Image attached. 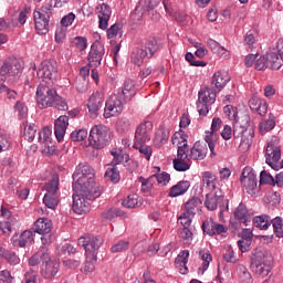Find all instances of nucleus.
<instances>
[{
	"label": "nucleus",
	"instance_id": "052dcab7",
	"mask_svg": "<svg viewBox=\"0 0 283 283\" xmlns=\"http://www.w3.org/2000/svg\"><path fill=\"white\" fill-rule=\"evenodd\" d=\"M224 114L228 116L229 120H234V123L238 119V108L233 107L232 105H226L223 107Z\"/></svg>",
	"mask_w": 283,
	"mask_h": 283
},
{
	"label": "nucleus",
	"instance_id": "4c0bfd02",
	"mask_svg": "<svg viewBox=\"0 0 283 283\" xmlns=\"http://www.w3.org/2000/svg\"><path fill=\"white\" fill-rule=\"evenodd\" d=\"M0 255L9 262L11 265H17L19 262H21V259H19V255H17L15 252L10 250H0Z\"/></svg>",
	"mask_w": 283,
	"mask_h": 283
},
{
	"label": "nucleus",
	"instance_id": "393cba45",
	"mask_svg": "<svg viewBox=\"0 0 283 283\" xmlns=\"http://www.w3.org/2000/svg\"><path fill=\"white\" fill-rule=\"evenodd\" d=\"M249 107L252 112H256L259 116H266V113L269 112V104H266V101L258 95H253L250 98Z\"/></svg>",
	"mask_w": 283,
	"mask_h": 283
},
{
	"label": "nucleus",
	"instance_id": "c9c22d12",
	"mask_svg": "<svg viewBox=\"0 0 283 283\" xmlns=\"http://www.w3.org/2000/svg\"><path fill=\"white\" fill-rule=\"evenodd\" d=\"M237 273L241 283H253V277L247 266L238 265Z\"/></svg>",
	"mask_w": 283,
	"mask_h": 283
},
{
	"label": "nucleus",
	"instance_id": "bb28decb",
	"mask_svg": "<svg viewBox=\"0 0 283 283\" xmlns=\"http://www.w3.org/2000/svg\"><path fill=\"white\" fill-rule=\"evenodd\" d=\"M61 269V263L56 260H49L45 263V266L41 270V275L44 280H54L56 273Z\"/></svg>",
	"mask_w": 283,
	"mask_h": 283
},
{
	"label": "nucleus",
	"instance_id": "a18cd8bd",
	"mask_svg": "<svg viewBox=\"0 0 283 283\" xmlns=\"http://www.w3.org/2000/svg\"><path fill=\"white\" fill-rule=\"evenodd\" d=\"M74 253H76V248L70 243H65L57 248V254L61 258H67V255H74Z\"/></svg>",
	"mask_w": 283,
	"mask_h": 283
},
{
	"label": "nucleus",
	"instance_id": "72a5a7b5",
	"mask_svg": "<svg viewBox=\"0 0 283 283\" xmlns=\"http://www.w3.org/2000/svg\"><path fill=\"white\" fill-rule=\"evenodd\" d=\"M253 224L256 229H261L262 231H266L271 226V217L269 214H261L253 218Z\"/></svg>",
	"mask_w": 283,
	"mask_h": 283
},
{
	"label": "nucleus",
	"instance_id": "c85d7f7f",
	"mask_svg": "<svg viewBox=\"0 0 283 283\" xmlns=\"http://www.w3.org/2000/svg\"><path fill=\"white\" fill-rule=\"evenodd\" d=\"M234 218L239 220V222L245 224V227H249V224H251V214H249V210L247 209V206L244 203H240L234 211Z\"/></svg>",
	"mask_w": 283,
	"mask_h": 283
},
{
	"label": "nucleus",
	"instance_id": "aec40b11",
	"mask_svg": "<svg viewBox=\"0 0 283 283\" xmlns=\"http://www.w3.org/2000/svg\"><path fill=\"white\" fill-rule=\"evenodd\" d=\"M231 81V75L227 71H217L212 75L211 87H213L217 92H222L224 87H227V83Z\"/></svg>",
	"mask_w": 283,
	"mask_h": 283
},
{
	"label": "nucleus",
	"instance_id": "864d4df0",
	"mask_svg": "<svg viewBox=\"0 0 283 283\" xmlns=\"http://www.w3.org/2000/svg\"><path fill=\"white\" fill-rule=\"evenodd\" d=\"M123 36V24L115 23L109 29H107V38L114 39L115 36Z\"/></svg>",
	"mask_w": 283,
	"mask_h": 283
},
{
	"label": "nucleus",
	"instance_id": "bf43d9fd",
	"mask_svg": "<svg viewBox=\"0 0 283 283\" xmlns=\"http://www.w3.org/2000/svg\"><path fill=\"white\" fill-rule=\"evenodd\" d=\"M205 142L211 151V156H216V133L211 132L209 135H206Z\"/></svg>",
	"mask_w": 283,
	"mask_h": 283
},
{
	"label": "nucleus",
	"instance_id": "20e7f679",
	"mask_svg": "<svg viewBox=\"0 0 283 283\" xmlns=\"http://www.w3.org/2000/svg\"><path fill=\"white\" fill-rule=\"evenodd\" d=\"M57 94L56 88L52 87V84L40 83L35 92L39 109H48V107H52Z\"/></svg>",
	"mask_w": 283,
	"mask_h": 283
},
{
	"label": "nucleus",
	"instance_id": "2eb2a0df",
	"mask_svg": "<svg viewBox=\"0 0 283 283\" xmlns=\"http://www.w3.org/2000/svg\"><path fill=\"white\" fill-rule=\"evenodd\" d=\"M280 158H282V149L280 146H275L273 143H269L265 149L266 165L272 167V169H276L277 171V169H280V165H277V163H280Z\"/></svg>",
	"mask_w": 283,
	"mask_h": 283
},
{
	"label": "nucleus",
	"instance_id": "7ed1b4c3",
	"mask_svg": "<svg viewBox=\"0 0 283 283\" xmlns=\"http://www.w3.org/2000/svg\"><path fill=\"white\" fill-rule=\"evenodd\" d=\"M250 268L258 277H266L271 273V261L262 250H255L251 256Z\"/></svg>",
	"mask_w": 283,
	"mask_h": 283
},
{
	"label": "nucleus",
	"instance_id": "9b49d317",
	"mask_svg": "<svg viewBox=\"0 0 283 283\" xmlns=\"http://www.w3.org/2000/svg\"><path fill=\"white\" fill-rule=\"evenodd\" d=\"M172 165L176 171H189V169H191L188 144L178 146L177 158L172 160Z\"/></svg>",
	"mask_w": 283,
	"mask_h": 283
},
{
	"label": "nucleus",
	"instance_id": "8fccbe9b",
	"mask_svg": "<svg viewBox=\"0 0 283 283\" xmlns=\"http://www.w3.org/2000/svg\"><path fill=\"white\" fill-rule=\"evenodd\" d=\"M122 205L126 207V209H136V207H140V201H138V195H129Z\"/></svg>",
	"mask_w": 283,
	"mask_h": 283
},
{
	"label": "nucleus",
	"instance_id": "a878e982",
	"mask_svg": "<svg viewBox=\"0 0 283 283\" xmlns=\"http://www.w3.org/2000/svg\"><path fill=\"white\" fill-rule=\"evenodd\" d=\"M268 64L270 70H280L283 65V41L280 44L277 53H266Z\"/></svg>",
	"mask_w": 283,
	"mask_h": 283
},
{
	"label": "nucleus",
	"instance_id": "a211bd4d",
	"mask_svg": "<svg viewBox=\"0 0 283 283\" xmlns=\"http://www.w3.org/2000/svg\"><path fill=\"white\" fill-rule=\"evenodd\" d=\"M103 103H105V95L103 93L96 92L91 95L87 103V109L91 118H96L98 116V109L103 107Z\"/></svg>",
	"mask_w": 283,
	"mask_h": 283
},
{
	"label": "nucleus",
	"instance_id": "09e8293b",
	"mask_svg": "<svg viewBox=\"0 0 283 283\" xmlns=\"http://www.w3.org/2000/svg\"><path fill=\"white\" fill-rule=\"evenodd\" d=\"M51 107H54L55 109H59L60 112H67L69 106L65 98H63L61 95H55V98L53 99V104Z\"/></svg>",
	"mask_w": 283,
	"mask_h": 283
},
{
	"label": "nucleus",
	"instance_id": "473e14b6",
	"mask_svg": "<svg viewBox=\"0 0 283 283\" xmlns=\"http://www.w3.org/2000/svg\"><path fill=\"white\" fill-rule=\"evenodd\" d=\"M22 125L24 127V138H25V140H28L29 143H32V140H34V138L36 136V132L39 130V126H36V124L28 123V122H23Z\"/></svg>",
	"mask_w": 283,
	"mask_h": 283
},
{
	"label": "nucleus",
	"instance_id": "6e6552de",
	"mask_svg": "<svg viewBox=\"0 0 283 283\" xmlns=\"http://www.w3.org/2000/svg\"><path fill=\"white\" fill-rule=\"evenodd\" d=\"M36 74L38 77L42 80V83H45V85H53L59 77V64L55 60H46L41 63Z\"/></svg>",
	"mask_w": 283,
	"mask_h": 283
},
{
	"label": "nucleus",
	"instance_id": "f3484780",
	"mask_svg": "<svg viewBox=\"0 0 283 283\" xmlns=\"http://www.w3.org/2000/svg\"><path fill=\"white\" fill-rule=\"evenodd\" d=\"M22 72L23 63L18 59L9 60L0 67V74H2V76H6V74H9V76H21Z\"/></svg>",
	"mask_w": 283,
	"mask_h": 283
},
{
	"label": "nucleus",
	"instance_id": "f704fd0d",
	"mask_svg": "<svg viewBox=\"0 0 283 283\" xmlns=\"http://www.w3.org/2000/svg\"><path fill=\"white\" fill-rule=\"evenodd\" d=\"M45 196H59V175L52 177V179L45 185Z\"/></svg>",
	"mask_w": 283,
	"mask_h": 283
},
{
	"label": "nucleus",
	"instance_id": "774afa93",
	"mask_svg": "<svg viewBox=\"0 0 283 283\" xmlns=\"http://www.w3.org/2000/svg\"><path fill=\"white\" fill-rule=\"evenodd\" d=\"M14 279L10 271L8 270H2L0 271V283H13Z\"/></svg>",
	"mask_w": 283,
	"mask_h": 283
},
{
	"label": "nucleus",
	"instance_id": "de8ad7c7",
	"mask_svg": "<svg viewBox=\"0 0 283 283\" xmlns=\"http://www.w3.org/2000/svg\"><path fill=\"white\" fill-rule=\"evenodd\" d=\"M43 203L48 209H56L59 207V195H44Z\"/></svg>",
	"mask_w": 283,
	"mask_h": 283
},
{
	"label": "nucleus",
	"instance_id": "423d86ee",
	"mask_svg": "<svg viewBox=\"0 0 283 283\" xmlns=\"http://www.w3.org/2000/svg\"><path fill=\"white\" fill-rule=\"evenodd\" d=\"M53 10L52 4L48 3L42 6L39 11L33 12L38 34H48L50 32V18L53 14Z\"/></svg>",
	"mask_w": 283,
	"mask_h": 283
},
{
	"label": "nucleus",
	"instance_id": "4468645a",
	"mask_svg": "<svg viewBox=\"0 0 283 283\" xmlns=\"http://www.w3.org/2000/svg\"><path fill=\"white\" fill-rule=\"evenodd\" d=\"M241 182L249 196H255V189H258V175H255V171H253V169H243Z\"/></svg>",
	"mask_w": 283,
	"mask_h": 283
},
{
	"label": "nucleus",
	"instance_id": "5701e85b",
	"mask_svg": "<svg viewBox=\"0 0 283 283\" xmlns=\"http://www.w3.org/2000/svg\"><path fill=\"white\" fill-rule=\"evenodd\" d=\"M117 94L125 101V103L132 101V98L136 96V84L134 83V80H125L123 86L118 88Z\"/></svg>",
	"mask_w": 283,
	"mask_h": 283
},
{
	"label": "nucleus",
	"instance_id": "4d7b16f0",
	"mask_svg": "<svg viewBox=\"0 0 283 283\" xmlns=\"http://www.w3.org/2000/svg\"><path fill=\"white\" fill-rule=\"evenodd\" d=\"M87 138V129H78L71 133V140L73 143H81Z\"/></svg>",
	"mask_w": 283,
	"mask_h": 283
},
{
	"label": "nucleus",
	"instance_id": "6ab92c4d",
	"mask_svg": "<svg viewBox=\"0 0 283 283\" xmlns=\"http://www.w3.org/2000/svg\"><path fill=\"white\" fill-rule=\"evenodd\" d=\"M224 201V193L222 189L218 188L213 192L206 195L205 207L208 211H216L218 205Z\"/></svg>",
	"mask_w": 283,
	"mask_h": 283
},
{
	"label": "nucleus",
	"instance_id": "5fc2aeb1",
	"mask_svg": "<svg viewBox=\"0 0 283 283\" xmlns=\"http://www.w3.org/2000/svg\"><path fill=\"white\" fill-rule=\"evenodd\" d=\"M129 249V241L120 240L111 248L112 253H123Z\"/></svg>",
	"mask_w": 283,
	"mask_h": 283
},
{
	"label": "nucleus",
	"instance_id": "9d476101",
	"mask_svg": "<svg viewBox=\"0 0 283 283\" xmlns=\"http://www.w3.org/2000/svg\"><path fill=\"white\" fill-rule=\"evenodd\" d=\"M52 231V221L48 218H40L34 222L33 232L36 235L39 233L42 235V244H52L54 242V235L51 234Z\"/></svg>",
	"mask_w": 283,
	"mask_h": 283
},
{
	"label": "nucleus",
	"instance_id": "e2e57ef3",
	"mask_svg": "<svg viewBox=\"0 0 283 283\" xmlns=\"http://www.w3.org/2000/svg\"><path fill=\"white\" fill-rule=\"evenodd\" d=\"M153 176H155V180H157L158 185H161L163 187L169 185V180H171V175L166 171Z\"/></svg>",
	"mask_w": 283,
	"mask_h": 283
},
{
	"label": "nucleus",
	"instance_id": "37998d69",
	"mask_svg": "<svg viewBox=\"0 0 283 283\" xmlns=\"http://www.w3.org/2000/svg\"><path fill=\"white\" fill-rule=\"evenodd\" d=\"M134 148L138 149L146 160L151 159V146L145 145V143H134Z\"/></svg>",
	"mask_w": 283,
	"mask_h": 283
},
{
	"label": "nucleus",
	"instance_id": "f03ea898",
	"mask_svg": "<svg viewBox=\"0 0 283 283\" xmlns=\"http://www.w3.org/2000/svg\"><path fill=\"white\" fill-rule=\"evenodd\" d=\"M163 48V43L156 40L155 38L146 41L144 48L136 49L130 56L132 63L140 67L143 63H145L146 59H151L156 52H158Z\"/></svg>",
	"mask_w": 283,
	"mask_h": 283
},
{
	"label": "nucleus",
	"instance_id": "69168bd1",
	"mask_svg": "<svg viewBox=\"0 0 283 283\" xmlns=\"http://www.w3.org/2000/svg\"><path fill=\"white\" fill-rule=\"evenodd\" d=\"M260 185H275V178L266 172V170H262L260 174Z\"/></svg>",
	"mask_w": 283,
	"mask_h": 283
},
{
	"label": "nucleus",
	"instance_id": "49530a36",
	"mask_svg": "<svg viewBox=\"0 0 283 283\" xmlns=\"http://www.w3.org/2000/svg\"><path fill=\"white\" fill-rule=\"evenodd\" d=\"M259 127L261 134H264V132H271V129L275 128V116L270 113L269 118L265 122L261 123Z\"/></svg>",
	"mask_w": 283,
	"mask_h": 283
},
{
	"label": "nucleus",
	"instance_id": "6e6d98bb",
	"mask_svg": "<svg viewBox=\"0 0 283 283\" xmlns=\"http://www.w3.org/2000/svg\"><path fill=\"white\" fill-rule=\"evenodd\" d=\"M207 45L208 48L211 50V52H213L214 54H222V52H227V50L224 49V46H221L220 43H218L216 40L213 39H209L207 41Z\"/></svg>",
	"mask_w": 283,
	"mask_h": 283
},
{
	"label": "nucleus",
	"instance_id": "13d9d810",
	"mask_svg": "<svg viewBox=\"0 0 283 283\" xmlns=\"http://www.w3.org/2000/svg\"><path fill=\"white\" fill-rule=\"evenodd\" d=\"M202 181H203V185H206V187H211L213 191H216V175L209 171H206L203 174Z\"/></svg>",
	"mask_w": 283,
	"mask_h": 283
},
{
	"label": "nucleus",
	"instance_id": "680f3d73",
	"mask_svg": "<svg viewBox=\"0 0 283 283\" xmlns=\"http://www.w3.org/2000/svg\"><path fill=\"white\" fill-rule=\"evenodd\" d=\"M189 262V250H182L175 259V264L179 266H185Z\"/></svg>",
	"mask_w": 283,
	"mask_h": 283
},
{
	"label": "nucleus",
	"instance_id": "b1692460",
	"mask_svg": "<svg viewBox=\"0 0 283 283\" xmlns=\"http://www.w3.org/2000/svg\"><path fill=\"white\" fill-rule=\"evenodd\" d=\"M209 148H207V144L201 142H196L190 150H188V158L190 160H205L207 158V154Z\"/></svg>",
	"mask_w": 283,
	"mask_h": 283
},
{
	"label": "nucleus",
	"instance_id": "338daca9",
	"mask_svg": "<svg viewBox=\"0 0 283 283\" xmlns=\"http://www.w3.org/2000/svg\"><path fill=\"white\" fill-rule=\"evenodd\" d=\"M254 67L259 71L266 70V67H269V59H266V53L256 60Z\"/></svg>",
	"mask_w": 283,
	"mask_h": 283
},
{
	"label": "nucleus",
	"instance_id": "ddd939ff",
	"mask_svg": "<svg viewBox=\"0 0 283 283\" xmlns=\"http://www.w3.org/2000/svg\"><path fill=\"white\" fill-rule=\"evenodd\" d=\"M251 125V117L249 115L241 116V120L237 119L233 125V138L234 140H240V147H243L244 143H247V139L244 137V134H247V130L249 129Z\"/></svg>",
	"mask_w": 283,
	"mask_h": 283
},
{
	"label": "nucleus",
	"instance_id": "0eeeda50",
	"mask_svg": "<svg viewBox=\"0 0 283 283\" xmlns=\"http://www.w3.org/2000/svg\"><path fill=\"white\" fill-rule=\"evenodd\" d=\"M109 129L103 125L94 126L88 136V143L94 149H103L109 144Z\"/></svg>",
	"mask_w": 283,
	"mask_h": 283
},
{
	"label": "nucleus",
	"instance_id": "1a4fd4ad",
	"mask_svg": "<svg viewBox=\"0 0 283 283\" xmlns=\"http://www.w3.org/2000/svg\"><path fill=\"white\" fill-rule=\"evenodd\" d=\"M77 242L78 247L84 248L87 258L91 260H96L98 255V249L103 247V238L98 235H86L81 237Z\"/></svg>",
	"mask_w": 283,
	"mask_h": 283
},
{
	"label": "nucleus",
	"instance_id": "f8f14e48",
	"mask_svg": "<svg viewBox=\"0 0 283 283\" xmlns=\"http://www.w3.org/2000/svg\"><path fill=\"white\" fill-rule=\"evenodd\" d=\"M123 105H125V101L118 94L111 95L105 102L104 117L119 116L123 114Z\"/></svg>",
	"mask_w": 283,
	"mask_h": 283
},
{
	"label": "nucleus",
	"instance_id": "e433bc0d",
	"mask_svg": "<svg viewBox=\"0 0 283 283\" xmlns=\"http://www.w3.org/2000/svg\"><path fill=\"white\" fill-rule=\"evenodd\" d=\"M199 255L201 258L202 262V268H199V273L201 271V273H205V271H207V269H209V264H211L213 256L211 255V253L208 250H200L199 251Z\"/></svg>",
	"mask_w": 283,
	"mask_h": 283
},
{
	"label": "nucleus",
	"instance_id": "cd10ccee",
	"mask_svg": "<svg viewBox=\"0 0 283 283\" xmlns=\"http://www.w3.org/2000/svg\"><path fill=\"white\" fill-rule=\"evenodd\" d=\"M189 187H191L189 181L181 180L170 188L168 196L169 198H178V196H185V193L189 191Z\"/></svg>",
	"mask_w": 283,
	"mask_h": 283
},
{
	"label": "nucleus",
	"instance_id": "4be33fe9",
	"mask_svg": "<svg viewBox=\"0 0 283 283\" xmlns=\"http://www.w3.org/2000/svg\"><path fill=\"white\" fill-rule=\"evenodd\" d=\"M67 127H70V116L61 115L57 119H55L54 134L59 143L65 138V132H67Z\"/></svg>",
	"mask_w": 283,
	"mask_h": 283
},
{
	"label": "nucleus",
	"instance_id": "a19ab883",
	"mask_svg": "<svg viewBox=\"0 0 283 283\" xmlns=\"http://www.w3.org/2000/svg\"><path fill=\"white\" fill-rule=\"evenodd\" d=\"M154 180H156V176H150L147 179L143 176L138 177V182L142 184L143 193H147L151 187H154Z\"/></svg>",
	"mask_w": 283,
	"mask_h": 283
},
{
	"label": "nucleus",
	"instance_id": "f257e3e1",
	"mask_svg": "<svg viewBox=\"0 0 283 283\" xmlns=\"http://www.w3.org/2000/svg\"><path fill=\"white\" fill-rule=\"evenodd\" d=\"M94 168L87 164H78L73 172V205L72 209L77 216L90 213V201L101 198L103 187L96 184Z\"/></svg>",
	"mask_w": 283,
	"mask_h": 283
},
{
	"label": "nucleus",
	"instance_id": "c03bdc74",
	"mask_svg": "<svg viewBox=\"0 0 283 283\" xmlns=\"http://www.w3.org/2000/svg\"><path fill=\"white\" fill-rule=\"evenodd\" d=\"M270 224H272L276 238H283V220L281 217L271 219Z\"/></svg>",
	"mask_w": 283,
	"mask_h": 283
},
{
	"label": "nucleus",
	"instance_id": "603ef678",
	"mask_svg": "<svg viewBox=\"0 0 283 283\" xmlns=\"http://www.w3.org/2000/svg\"><path fill=\"white\" fill-rule=\"evenodd\" d=\"M180 238L186 247H191V242H193V232H191V229L189 228H182Z\"/></svg>",
	"mask_w": 283,
	"mask_h": 283
},
{
	"label": "nucleus",
	"instance_id": "3c124183",
	"mask_svg": "<svg viewBox=\"0 0 283 283\" xmlns=\"http://www.w3.org/2000/svg\"><path fill=\"white\" fill-rule=\"evenodd\" d=\"M119 216H123V211L119 208H111L102 212L104 220H114V218H119Z\"/></svg>",
	"mask_w": 283,
	"mask_h": 283
},
{
	"label": "nucleus",
	"instance_id": "79ce46f5",
	"mask_svg": "<svg viewBox=\"0 0 283 283\" xmlns=\"http://www.w3.org/2000/svg\"><path fill=\"white\" fill-rule=\"evenodd\" d=\"M202 205V201H200L199 198H192L186 202V213L188 216H196V209H198V206Z\"/></svg>",
	"mask_w": 283,
	"mask_h": 283
},
{
	"label": "nucleus",
	"instance_id": "412c9836",
	"mask_svg": "<svg viewBox=\"0 0 283 283\" xmlns=\"http://www.w3.org/2000/svg\"><path fill=\"white\" fill-rule=\"evenodd\" d=\"M202 231L203 233H207V235L213 237V235H220L221 233H227L228 229L222 223H216L213 219H209L207 221H203L202 223Z\"/></svg>",
	"mask_w": 283,
	"mask_h": 283
},
{
	"label": "nucleus",
	"instance_id": "7c9ffc66",
	"mask_svg": "<svg viewBox=\"0 0 283 283\" xmlns=\"http://www.w3.org/2000/svg\"><path fill=\"white\" fill-rule=\"evenodd\" d=\"M149 127H151L149 122L137 126L135 130V143H147V140H150L149 135H147V128Z\"/></svg>",
	"mask_w": 283,
	"mask_h": 283
},
{
	"label": "nucleus",
	"instance_id": "39448f33",
	"mask_svg": "<svg viewBox=\"0 0 283 283\" xmlns=\"http://www.w3.org/2000/svg\"><path fill=\"white\" fill-rule=\"evenodd\" d=\"M218 91L213 87L203 86L198 92L197 111L199 116H207L209 114V105L216 103Z\"/></svg>",
	"mask_w": 283,
	"mask_h": 283
},
{
	"label": "nucleus",
	"instance_id": "2f4dec72",
	"mask_svg": "<svg viewBox=\"0 0 283 283\" xmlns=\"http://www.w3.org/2000/svg\"><path fill=\"white\" fill-rule=\"evenodd\" d=\"M34 231L25 230L20 234L19 239L15 241V244L23 249L28 247V244H32L34 242Z\"/></svg>",
	"mask_w": 283,
	"mask_h": 283
},
{
	"label": "nucleus",
	"instance_id": "0e129e2a",
	"mask_svg": "<svg viewBox=\"0 0 283 283\" xmlns=\"http://www.w3.org/2000/svg\"><path fill=\"white\" fill-rule=\"evenodd\" d=\"M50 136H52V129H50V127H43L42 130L38 133V140L40 143H48Z\"/></svg>",
	"mask_w": 283,
	"mask_h": 283
},
{
	"label": "nucleus",
	"instance_id": "58836bf2",
	"mask_svg": "<svg viewBox=\"0 0 283 283\" xmlns=\"http://www.w3.org/2000/svg\"><path fill=\"white\" fill-rule=\"evenodd\" d=\"M104 177L107 180H111V182H114V185H116L117 182H120V172L118 171V168H116V166H113L112 168H107Z\"/></svg>",
	"mask_w": 283,
	"mask_h": 283
},
{
	"label": "nucleus",
	"instance_id": "dca6fc26",
	"mask_svg": "<svg viewBox=\"0 0 283 283\" xmlns=\"http://www.w3.org/2000/svg\"><path fill=\"white\" fill-rule=\"evenodd\" d=\"M103 56H105V46L99 41H95L88 52V65L91 67H98Z\"/></svg>",
	"mask_w": 283,
	"mask_h": 283
},
{
	"label": "nucleus",
	"instance_id": "ea45409f",
	"mask_svg": "<svg viewBox=\"0 0 283 283\" xmlns=\"http://www.w3.org/2000/svg\"><path fill=\"white\" fill-rule=\"evenodd\" d=\"M132 129V122L127 117H122L116 123L118 134H127Z\"/></svg>",
	"mask_w": 283,
	"mask_h": 283
},
{
	"label": "nucleus",
	"instance_id": "c756f323",
	"mask_svg": "<svg viewBox=\"0 0 283 283\" xmlns=\"http://www.w3.org/2000/svg\"><path fill=\"white\" fill-rule=\"evenodd\" d=\"M171 132L165 126H160L154 138L155 147H163L169 140Z\"/></svg>",
	"mask_w": 283,
	"mask_h": 283
}]
</instances>
